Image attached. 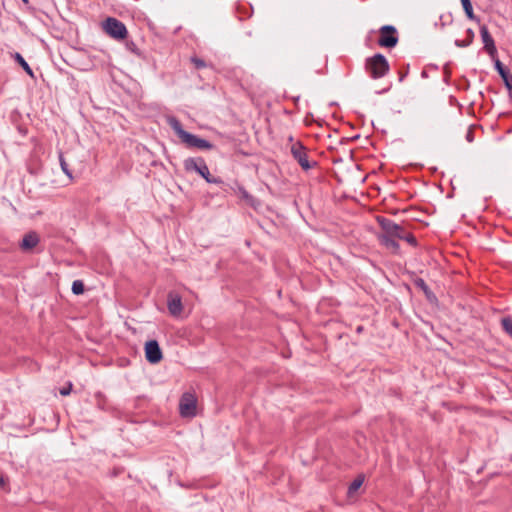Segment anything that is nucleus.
Instances as JSON below:
<instances>
[{"label": "nucleus", "instance_id": "nucleus-10", "mask_svg": "<svg viewBox=\"0 0 512 512\" xmlns=\"http://www.w3.org/2000/svg\"><path fill=\"white\" fill-rule=\"evenodd\" d=\"M167 307H168L169 313L172 316H174V317L180 316L183 311V304H182L181 296L174 291L169 292L168 296H167Z\"/></svg>", "mask_w": 512, "mask_h": 512}, {"label": "nucleus", "instance_id": "nucleus-11", "mask_svg": "<svg viewBox=\"0 0 512 512\" xmlns=\"http://www.w3.org/2000/svg\"><path fill=\"white\" fill-rule=\"evenodd\" d=\"M480 34H481L482 41L484 43V49L490 55V57L492 59H494L497 54V49H496L494 40H493L492 36L490 35L486 25H482L480 27Z\"/></svg>", "mask_w": 512, "mask_h": 512}, {"label": "nucleus", "instance_id": "nucleus-21", "mask_svg": "<svg viewBox=\"0 0 512 512\" xmlns=\"http://www.w3.org/2000/svg\"><path fill=\"white\" fill-rule=\"evenodd\" d=\"M404 237L401 239V240H405L408 244H410L411 246L413 247H416L417 246V240L416 238L413 236V234H411L410 232H408L407 230L405 231L404 233Z\"/></svg>", "mask_w": 512, "mask_h": 512}, {"label": "nucleus", "instance_id": "nucleus-28", "mask_svg": "<svg viewBox=\"0 0 512 512\" xmlns=\"http://www.w3.org/2000/svg\"><path fill=\"white\" fill-rule=\"evenodd\" d=\"M22 1H23L24 3H26V4L28 3V0H22Z\"/></svg>", "mask_w": 512, "mask_h": 512}, {"label": "nucleus", "instance_id": "nucleus-4", "mask_svg": "<svg viewBox=\"0 0 512 512\" xmlns=\"http://www.w3.org/2000/svg\"><path fill=\"white\" fill-rule=\"evenodd\" d=\"M184 168L188 172H196L203 177L208 183H221V179L211 176L208 166L203 158H187L184 160Z\"/></svg>", "mask_w": 512, "mask_h": 512}, {"label": "nucleus", "instance_id": "nucleus-7", "mask_svg": "<svg viewBox=\"0 0 512 512\" xmlns=\"http://www.w3.org/2000/svg\"><path fill=\"white\" fill-rule=\"evenodd\" d=\"M290 151L293 158L298 162L303 170H309L312 167V164L308 160L306 148L301 142H293L290 147Z\"/></svg>", "mask_w": 512, "mask_h": 512}, {"label": "nucleus", "instance_id": "nucleus-24", "mask_svg": "<svg viewBox=\"0 0 512 512\" xmlns=\"http://www.w3.org/2000/svg\"><path fill=\"white\" fill-rule=\"evenodd\" d=\"M416 285L420 287L425 293H428V287L423 279L417 280Z\"/></svg>", "mask_w": 512, "mask_h": 512}, {"label": "nucleus", "instance_id": "nucleus-15", "mask_svg": "<svg viewBox=\"0 0 512 512\" xmlns=\"http://www.w3.org/2000/svg\"><path fill=\"white\" fill-rule=\"evenodd\" d=\"M502 329L512 338V317L505 316L501 319Z\"/></svg>", "mask_w": 512, "mask_h": 512}, {"label": "nucleus", "instance_id": "nucleus-9", "mask_svg": "<svg viewBox=\"0 0 512 512\" xmlns=\"http://www.w3.org/2000/svg\"><path fill=\"white\" fill-rule=\"evenodd\" d=\"M145 356L149 363L157 364L162 359V351L156 340H149L145 344Z\"/></svg>", "mask_w": 512, "mask_h": 512}, {"label": "nucleus", "instance_id": "nucleus-3", "mask_svg": "<svg viewBox=\"0 0 512 512\" xmlns=\"http://www.w3.org/2000/svg\"><path fill=\"white\" fill-rule=\"evenodd\" d=\"M390 69L386 57L380 53L369 57L365 61V70L373 79L384 77Z\"/></svg>", "mask_w": 512, "mask_h": 512}, {"label": "nucleus", "instance_id": "nucleus-23", "mask_svg": "<svg viewBox=\"0 0 512 512\" xmlns=\"http://www.w3.org/2000/svg\"><path fill=\"white\" fill-rule=\"evenodd\" d=\"M239 193H240L241 197L243 199H245L246 201L253 200V197L244 188H240Z\"/></svg>", "mask_w": 512, "mask_h": 512}, {"label": "nucleus", "instance_id": "nucleus-20", "mask_svg": "<svg viewBox=\"0 0 512 512\" xmlns=\"http://www.w3.org/2000/svg\"><path fill=\"white\" fill-rule=\"evenodd\" d=\"M467 33H468L470 38L467 41L456 40L455 41V45L456 46H458V47H466V46L470 45V43L472 42L474 33H473V31L471 29H468Z\"/></svg>", "mask_w": 512, "mask_h": 512}, {"label": "nucleus", "instance_id": "nucleus-25", "mask_svg": "<svg viewBox=\"0 0 512 512\" xmlns=\"http://www.w3.org/2000/svg\"><path fill=\"white\" fill-rule=\"evenodd\" d=\"M71 389H72V384L69 383V385L67 387H63L61 390H60V394L63 395V396H67L70 394L71 392Z\"/></svg>", "mask_w": 512, "mask_h": 512}, {"label": "nucleus", "instance_id": "nucleus-18", "mask_svg": "<svg viewBox=\"0 0 512 512\" xmlns=\"http://www.w3.org/2000/svg\"><path fill=\"white\" fill-rule=\"evenodd\" d=\"M72 292L75 295H80L84 292V284L81 280H75L72 283Z\"/></svg>", "mask_w": 512, "mask_h": 512}, {"label": "nucleus", "instance_id": "nucleus-8", "mask_svg": "<svg viewBox=\"0 0 512 512\" xmlns=\"http://www.w3.org/2000/svg\"><path fill=\"white\" fill-rule=\"evenodd\" d=\"M196 398L191 393H184L180 399L179 411L182 417H193L196 415Z\"/></svg>", "mask_w": 512, "mask_h": 512}, {"label": "nucleus", "instance_id": "nucleus-14", "mask_svg": "<svg viewBox=\"0 0 512 512\" xmlns=\"http://www.w3.org/2000/svg\"><path fill=\"white\" fill-rule=\"evenodd\" d=\"M14 59L31 78H35L32 69L30 68L29 64L25 61V59L21 56V54L15 53Z\"/></svg>", "mask_w": 512, "mask_h": 512}, {"label": "nucleus", "instance_id": "nucleus-13", "mask_svg": "<svg viewBox=\"0 0 512 512\" xmlns=\"http://www.w3.org/2000/svg\"><path fill=\"white\" fill-rule=\"evenodd\" d=\"M39 243V236L35 232H29L24 235L20 247L23 251L32 250Z\"/></svg>", "mask_w": 512, "mask_h": 512}, {"label": "nucleus", "instance_id": "nucleus-22", "mask_svg": "<svg viewBox=\"0 0 512 512\" xmlns=\"http://www.w3.org/2000/svg\"><path fill=\"white\" fill-rule=\"evenodd\" d=\"M191 61L195 65V67L198 69L206 67L205 61L200 58L194 57L191 59Z\"/></svg>", "mask_w": 512, "mask_h": 512}, {"label": "nucleus", "instance_id": "nucleus-19", "mask_svg": "<svg viewBox=\"0 0 512 512\" xmlns=\"http://www.w3.org/2000/svg\"><path fill=\"white\" fill-rule=\"evenodd\" d=\"M363 484V478L362 477H358L356 478L349 486L348 488V492L349 494H352V493H355L360 487L361 485Z\"/></svg>", "mask_w": 512, "mask_h": 512}, {"label": "nucleus", "instance_id": "nucleus-5", "mask_svg": "<svg viewBox=\"0 0 512 512\" xmlns=\"http://www.w3.org/2000/svg\"><path fill=\"white\" fill-rule=\"evenodd\" d=\"M378 45L383 48H394L399 41L397 29L392 25H384L379 29Z\"/></svg>", "mask_w": 512, "mask_h": 512}, {"label": "nucleus", "instance_id": "nucleus-12", "mask_svg": "<svg viewBox=\"0 0 512 512\" xmlns=\"http://www.w3.org/2000/svg\"><path fill=\"white\" fill-rule=\"evenodd\" d=\"M494 62H495V69L497 70V72L499 73L501 78L503 79L506 88L511 92L512 91V75L503 66L501 61L499 59H497L496 57L494 58Z\"/></svg>", "mask_w": 512, "mask_h": 512}, {"label": "nucleus", "instance_id": "nucleus-1", "mask_svg": "<svg viewBox=\"0 0 512 512\" xmlns=\"http://www.w3.org/2000/svg\"><path fill=\"white\" fill-rule=\"evenodd\" d=\"M377 222L382 230L377 236L380 244L393 253H397L400 248L398 240L405 236L406 228L384 217H377Z\"/></svg>", "mask_w": 512, "mask_h": 512}, {"label": "nucleus", "instance_id": "nucleus-6", "mask_svg": "<svg viewBox=\"0 0 512 512\" xmlns=\"http://www.w3.org/2000/svg\"><path fill=\"white\" fill-rule=\"evenodd\" d=\"M103 30L110 37L117 40H122L127 36L126 26L121 21L113 17H108L103 22Z\"/></svg>", "mask_w": 512, "mask_h": 512}, {"label": "nucleus", "instance_id": "nucleus-27", "mask_svg": "<svg viewBox=\"0 0 512 512\" xmlns=\"http://www.w3.org/2000/svg\"><path fill=\"white\" fill-rule=\"evenodd\" d=\"M5 484V480L2 476H0V486L3 487Z\"/></svg>", "mask_w": 512, "mask_h": 512}, {"label": "nucleus", "instance_id": "nucleus-17", "mask_svg": "<svg viewBox=\"0 0 512 512\" xmlns=\"http://www.w3.org/2000/svg\"><path fill=\"white\" fill-rule=\"evenodd\" d=\"M59 162H60V166H61V169L62 171L69 177V178H72V173L71 171L69 170L68 168V164L63 156V153L62 152H59Z\"/></svg>", "mask_w": 512, "mask_h": 512}, {"label": "nucleus", "instance_id": "nucleus-16", "mask_svg": "<svg viewBox=\"0 0 512 512\" xmlns=\"http://www.w3.org/2000/svg\"><path fill=\"white\" fill-rule=\"evenodd\" d=\"M460 1L462 3L463 9H464L467 17L471 20H476V16L474 15L473 7H472L470 0H460Z\"/></svg>", "mask_w": 512, "mask_h": 512}, {"label": "nucleus", "instance_id": "nucleus-2", "mask_svg": "<svg viewBox=\"0 0 512 512\" xmlns=\"http://www.w3.org/2000/svg\"><path fill=\"white\" fill-rule=\"evenodd\" d=\"M166 121L171 129L188 148H197L200 150H210L213 148V144L209 141L185 131L182 128L180 121L176 117L168 116Z\"/></svg>", "mask_w": 512, "mask_h": 512}, {"label": "nucleus", "instance_id": "nucleus-26", "mask_svg": "<svg viewBox=\"0 0 512 512\" xmlns=\"http://www.w3.org/2000/svg\"><path fill=\"white\" fill-rule=\"evenodd\" d=\"M466 138L469 142H471L473 140V134H472V131H468L467 135H466Z\"/></svg>", "mask_w": 512, "mask_h": 512}]
</instances>
